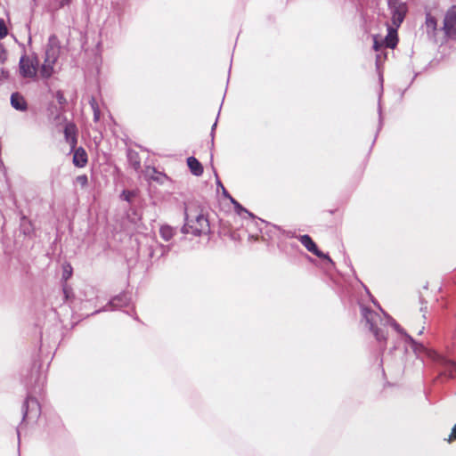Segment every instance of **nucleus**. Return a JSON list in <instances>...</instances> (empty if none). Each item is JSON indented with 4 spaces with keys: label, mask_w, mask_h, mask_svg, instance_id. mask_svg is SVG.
<instances>
[{
    "label": "nucleus",
    "mask_w": 456,
    "mask_h": 456,
    "mask_svg": "<svg viewBox=\"0 0 456 456\" xmlns=\"http://www.w3.org/2000/svg\"><path fill=\"white\" fill-rule=\"evenodd\" d=\"M383 314L384 318H382L378 313L365 306L362 307V318L364 319L366 325L369 327L370 330L373 333L378 341L386 340L387 333L384 330V327H386L387 324H390L397 332L405 335L407 340L412 344L413 350L416 354L423 353L428 358L439 363L444 368V375L453 377L454 373H456V363L454 362L439 354L434 350L426 348L421 344H417L411 337L403 332V330L395 322L394 319L387 315L385 313H383Z\"/></svg>",
    "instance_id": "1"
},
{
    "label": "nucleus",
    "mask_w": 456,
    "mask_h": 456,
    "mask_svg": "<svg viewBox=\"0 0 456 456\" xmlns=\"http://www.w3.org/2000/svg\"><path fill=\"white\" fill-rule=\"evenodd\" d=\"M184 221V225L181 229L183 233L200 236L207 234L210 230L208 218L197 209L185 208Z\"/></svg>",
    "instance_id": "2"
},
{
    "label": "nucleus",
    "mask_w": 456,
    "mask_h": 456,
    "mask_svg": "<svg viewBox=\"0 0 456 456\" xmlns=\"http://www.w3.org/2000/svg\"><path fill=\"white\" fill-rule=\"evenodd\" d=\"M59 55L60 45L58 38L55 35H52L48 38L44 63L40 69V73L43 77L49 78L53 74V67L59 58Z\"/></svg>",
    "instance_id": "3"
},
{
    "label": "nucleus",
    "mask_w": 456,
    "mask_h": 456,
    "mask_svg": "<svg viewBox=\"0 0 456 456\" xmlns=\"http://www.w3.org/2000/svg\"><path fill=\"white\" fill-rule=\"evenodd\" d=\"M443 37L441 43L447 40H456V5H452L445 12L443 27L441 28Z\"/></svg>",
    "instance_id": "4"
},
{
    "label": "nucleus",
    "mask_w": 456,
    "mask_h": 456,
    "mask_svg": "<svg viewBox=\"0 0 456 456\" xmlns=\"http://www.w3.org/2000/svg\"><path fill=\"white\" fill-rule=\"evenodd\" d=\"M387 4L392 14L393 25L398 28L404 20L407 6L399 0H387Z\"/></svg>",
    "instance_id": "5"
},
{
    "label": "nucleus",
    "mask_w": 456,
    "mask_h": 456,
    "mask_svg": "<svg viewBox=\"0 0 456 456\" xmlns=\"http://www.w3.org/2000/svg\"><path fill=\"white\" fill-rule=\"evenodd\" d=\"M437 19L431 14L430 12L426 13L425 19V31L427 33L428 38L434 43H441V28H438Z\"/></svg>",
    "instance_id": "6"
},
{
    "label": "nucleus",
    "mask_w": 456,
    "mask_h": 456,
    "mask_svg": "<svg viewBox=\"0 0 456 456\" xmlns=\"http://www.w3.org/2000/svg\"><path fill=\"white\" fill-rule=\"evenodd\" d=\"M22 421L26 419L37 420L40 415V405L37 400L34 397L28 396L22 405Z\"/></svg>",
    "instance_id": "7"
},
{
    "label": "nucleus",
    "mask_w": 456,
    "mask_h": 456,
    "mask_svg": "<svg viewBox=\"0 0 456 456\" xmlns=\"http://www.w3.org/2000/svg\"><path fill=\"white\" fill-rule=\"evenodd\" d=\"M38 61L37 58L29 59L22 56L20 60V72L24 77H35L37 75Z\"/></svg>",
    "instance_id": "8"
},
{
    "label": "nucleus",
    "mask_w": 456,
    "mask_h": 456,
    "mask_svg": "<svg viewBox=\"0 0 456 456\" xmlns=\"http://www.w3.org/2000/svg\"><path fill=\"white\" fill-rule=\"evenodd\" d=\"M129 298L126 294H120L114 297L104 307L95 311L94 314L101 312L113 311L128 305Z\"/></svg>",
    "instance_id": "9"
},
{
    "label": "nucleus",
    "mask_w": 456,
    "mask_h": 456,
    "mask_svg": "<svg viewBox=\"0 0 456 456\" xmlns=\"http://www.w3.org/2000/svg\"><path fill=\"white\" fill-rule=\"evenodd\" d=\"M299 241L302 243V245L311 253L315 255L316 256L323 259H327L330 262H331V259L330 256L324 253H322L321 250H319L318 247L316 246L315 242L312 240V238L307 235H301L299 238Z\"/></svg>",
    "instance_id": "10"
},
{
    "label": "nucleus",
    "mask_w": 456,
    "mask_h": 456,
    "mask_svg": "<svg viewBox=\"0 0 456 456\" xmlns=\"http://www.w3.org/2000/svg\"><path fill=\"white\" fill-rule=\"evenodd\" d=\"M87 161V153L82 147H79L74 151L73 164L76 167H84L86 165Z\"/></svg>",
    "instance_id": "11"
},
{
    "label": "nucleus",
    "mask_w": 456,
    "mask_h": 456,
    "mask_svg": "<svg viewBox=\"0 0 456 456\" xmlns=\"http://www.w3.org/2000/svg\"><path fill=\"white\" fill-rule=\"evenodd\" d=\"M64 136L66 142L70 145L71 149H75L77 144L76 126L73 124H67L64 128Z\"/></svg>",
    "instance_id": "12"
},
{
    "label": "nucleus",
    "mask_w": 456,
    "mask_h": 456,
    "mask_svg": "<svg viewBox=\"0 0 456 456\" xmlns=\"http://www.w3.org/2000/svg\"><path fill=\"white\" fill-rule=\"evenodd\" d=\"M11 105L17 110L23 111L27 110V102L24 97L19 93L12 94Z\"/></svg>",
    "instance_id": "13"
},
{
    "label": "nucleus",
    "mask_w": 456,
    "mask_h": 456,
    "mask_svg": "<svg viewBox=\"0 0 456 456\" xmlns=\"http://www.w3.org/2000/svg\"><path fill=\"white\" fill-rule=\"evenodd\" d=\"M187 165L192 175L200 176L203 174V167L196 158L189 157L187 159Z\"/></svg>",
    "instance_id": "14"
},
{
    "label": "nucleus",
    "mask_w": 456,
    "mask_h": 456,
    "mask_svg": "<svg viewBox=\"0 0 456 456\" xmlns=\"http://www.w3.org/2000/svg\"><path fill=\"white\" fill-rule=\"evenodd\" d=\"M384 44L388 48L393 49L395 47V45L397 44V34H396L395 29L392 28H388V33L384 39Z\"/></svg>",
    "instance_id": "15"
},
{
    "label": "nucleus",
    "mask_w": 456,
    "mask_h": 456,
    "mask_svg": "<svg viewBox=\"0 0 456 456\" xmlns=\"http://www.w3.org/2000/svg\"><path fill=\"white\" fill-rule=\"evenodd\" d=\"M159 234L165 241H168L175 234V229L168 224H163L159 228Z\"/></svg>",
    "instance_id": "16"
},
{
    "label": "nucleus",
    "mask_w": 456,
    "mask_h": 456,
    "mask_svg": "<svg viewBox=\"0 0 456 456\" xmlns=\"http://www.w3.org/2000/svg\"><path fill=\"white\" fill-rule=\"evenodd\" d=\"M89 103L94 112V121L98 122L101 118V110L95 98L91 97Z\"/></svg>",
    "instance_id": "17"
},
{
    "label": "nucleus",
    "mask_w": 456,
    "mask_h": 456,
    "mask_svg": "<svg viewBox=\"0 0 456 456\" xmlns=\"http://www.w3.org/2000/svg\"><path fill=\"white\" fill-rule=\"evenodd\" d=\"M229 200H231V202L232 203V205L234 206V208L236 210V212L239 214V215H242L243 213L247 214L248 216H253V215L248 211L247 210L246 208H244L237 200H235L232 196H229Z\"/></svg>",
    "instance_id": "18"
},
{
    "label": "nucleus",
    "mask_w": 456,
    "mask_h": 456,
    "mask_svg": "<svg viewBox=\"0 0 456 456\" xmlns=\"http://www.w3.org/2000/svg\"><path fill=\"white\" fill-rule=\"evenodd\" d=\"M20 227L24 234H29L31 232L30 223L26 217H22Z\"/></svg>",
    "instance_id": "19"
},
{
    "label": "nucleus",
    "mask_w": 456,
    "mask_h": 456,
    "mask_svg": "<svg viewBox=\"0 0 456 456\" xmlns=\"http://www.w3.org/2000/svg\"><path fill=\"white\" fill-rule=\"evenodd\" d=\"M72 275V267L70 265L67 264L63 265V272H62V279L64 281L69 280Z\"/></svg>",
    "instance_id": "20"
},
{
    "label": "nucleus",
    "mask_w": 456,
    "mask_h": 456,
    "mask_svg": "<svg viewBox=\"0 0 456 456\" xmlns=\"http://www.w3.org/2000/svg\"><path fill=\"white\" fill-rule=\"evenodd\" d=\"M76 182L77 184H79L81 187H86L88 183V178L86 175H81L77 176Z\"/></svg>",
    "instance_id": "21"
},
{
    "label": "nucleus",
    "mask_w": 456,
    "mask_h": 456,
    "mask_svg": "<svg viewBox=\"0 0 456 456\" xmlns=\"http://www.w3.org/2000/svg\"><path fill=\"white\" fill-rule=\"evenodd\" d=\"M8 34L7 28L5 26V22L3 19L0 18V39L4 38Z\"/></svg>",
    "instance_id": "22"
},
{
    "label": "nucleus",
    "mask_w": 456,
    "mask_h": 456,
    "mask_svg": "<svg viewBox=\"0 0 456 456\" xmlns=\"http://www.w3.org/2000/svg\"><path fill=\"white\" fill-rule=\"evenodd\" d=\"M134 195V193L130 191L124 190L121 193V198L126 201H130L131 197Z\"/></svg>",
    "instance_id": "23"
},
{
    "label": "nucleus",
    "mask_w": 456,
    "mask_h": 456,
    "mask_svg": "<svg viewBox=\"0 0 456 456\" xmlns=\"http://www.w3.org/2000/svg\"><path fill=\"white\" fill-rule=\"evenodd\" d=\"M6 60V51L2 44H0V63H4Z\"/></svg>",
    "instance_id": "24"
},
{
    "label": "nucleus",
    "mask_w": 456,
    "mask_h": 456,
    "mask_svg": "<svg viewBox=\"0 0 456 456\" xmlns=\"http://www.w3.org/2000/svg\"><path fill=\"white\" fill-rule=\"evenodd\" d=\"M455 439H456V424L454 425V427L452 429V433H451V435H450V436L448 438V441L452 442V441H453Z\"/></svg>",
    "instance_id": "25"
},
{
    "label": "nucleus",
    "mask_w": 456,
    "mask_h": 456,
    "mask_svg": "<svg viewBox=\"0 0 456 456\" xmlns=\"http://www.w3.org/2000/svg\"><path fill=\"white\" fill-rule=\"evenodd\" d=\"M379 47H380V45H379V41L377 39V37H374L373 48H374L375 51H379Z\"/></svg>",
    "instance_id": "26"
},
{
    "label": "nucleus",
    "mask_w": 456,
    "mask_h": 456,
    "mask_svg": "<svg viewBox=\"0 0 456 456\" xmlns=\"http://www.w3.org/2000/svg\"><path fill=\"white\" fill-rule=\"evenodd\" d=\"M72 0H61L60 6L63 7L65 5H69Z\"/></svg>",
    "instance_id": "27"
},
{
    "label": "nucleus",
    "mask_w": 456,
    "mask_h": 456,
    "mask_svg": "<svg viewBox=\"0 0 456 456\" xmlns=\"http://www.w3.org/2000/svg\"><path fill=\"white\" fill-rule=\"evenodd\" d=\"M379 125H381V106H380V101L379 102Z\"/></svg>",
    "instance_id": "28"
},
{
    "label": "nucleus",
    "mask_w": 456,
    "mask_h": 456,
    "mask_svg": "<svg viewBox=\"0 0 456 456\" xmlns=\"http://www.w3.org/2000/svg\"><path fill=\"white\" fill-rule=\"evenodd\" d=\"M223 192H224V195L229 199V196H231L227 191L226 190L224 189V187H223Z\"/></svg>",
    "instance_id": "29"
},
{
    "label": "nucleus",
    "mask_w": 456,
    "mask_h": 456,
    "mask_svg": "<svg viewBox=\"0 0 456 456\" xmlns=\"http://www.w3.org/2000/svg\"><path fill=\"white\" fill-rule=\"evenodd\" d=\"M216 126V122L214 123V125L212 126V131H211V135H212V136H213V134H214V130H215Z\"/></svg>",
    "instance_id": "30"
},
{
    "label": "nucleus",
    "mask_w": 456,
    "mask_h": 456,
    "mask_svg": "<svg viewBox=\"0 0 456 456\" xmlns=\"http://www.w3.org/2000/svg\"><path fill=\"white\" fill-rule=\"evenodd\" d=\"M61 98H62V96H61V95H58V99H59V101H60V102H61Z\"/></svg>",
    "instance_id": "31"
},
{
    "label": "nucleus",
    "mask_w": 456,
    "mask_h": 456,
    "mask_svg": "<svg viewBox=\"0 0 456 456\" xmlns=\"http://www.w3.org/2000/svg\"><path fill=\"white\" fill-rule=\"evenodd\" d=\"M218 186H221L222 188L224 187L220 182H218Z\"/></svg>",
    "instance_id": "32"
},
{
    "label": "nucleus",
    "mask_w": 456,
    "mask_h": 456,
    "mask_svg": "<svg viewBox=\"0 0 456 456\" xmlns=\"http://www.w3.org/2000/svg\"><path fill=\"white\" fill-rule=\"evenodd\" d=\"M18 437H20V429L17 430Z\"/></svg>",
    "instance_id": "33"
},
{
    "label": "nucleus",
    "mask_w": 456,
    "mask_h": 456,
    "mask_svg": "<svg viewBox=\"0 0 456 456\" xmlns=\"http://www.w3.org/2000/svg\"><path fill=\"white\" fill-rule=\"evenodd\" d=\"M422 332H423V329H422V330H420L419 333V334H421Z\"/></svg>",
    "instance_id": "34"
}]
</instances>
